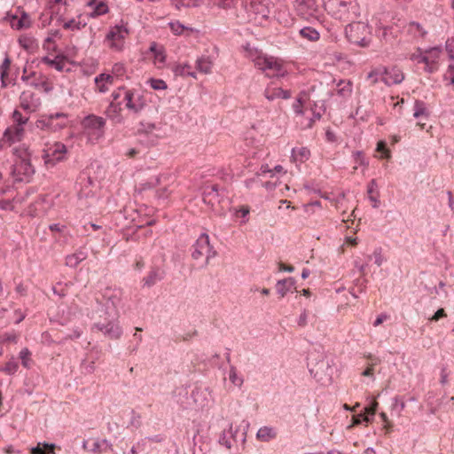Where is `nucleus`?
<instances>
[{
    "instance_id": "nucleus-24",
    "label": "nucleus",
    "mask_w": 454,
    "mask_h": 454,
    "mask_svg": "<svg viewBox=\"0 0 454 454\" xmlns=\"http://www.w3.org/2000/svg\"><path fill=\"white\" fill-rule=\"evenodd\" d=\"M295 280L294 278H286L285 279L278 280L276 284L277 293L284 297L287 293L294 292L295 287Z\"/></svg>"
},
{
    "instance_id": "nucleus-64",
    "label": "nucleus",
    "mask_w": 454,
    "mask_h": 454,
    "mask_svg": "<svg viewBox=\"0 0 454 454\" xmlns=\"http://www.w3.org/2000/svg\"><path fill=\"white\" fill-rule=\"evenodd\" d=\"M220 443L225 445L228 449L231 447V441L230 440L229 436L227 435L226 430L223 432V435L220 438Z\"/></svg>"
},
{
    "instance_id": "nucleus-4",
    "label": "nucleus",
    "mask_w": 454,
    "mask_h": 454,
    "mask_svg": "<svg viewBox=\"0 0 454 454\" xmlns=\"http://www.w3.org/2000/svg\"><path fill=\"white\" fill-rule=\"evenodd\" d=\"M325 9L338 20H351L358 15V5L356 0H328Z\"/></svg>"
},
{
    "instance_id": "nucleus-27",
    "label": "nucleus",
    "mask_w": 454,
    "mask_h": 454,
    "mask_svg": "<svg viewBox=\"0 0 454 454\" xmlns=\"http://www.w3.org/2000/svg\"><path fill=\"white\" fill-rule=\"evenodd\" d=\"M87 256L88 254L85 251L79 249L66 257V265L70 268H75L80 262H83Z\"/></svg>"
},
{
    "instance_id": "nucleus-42",
    "label": "nucleus",
    "mask_w": 454,
    "mask_h": 454,
    "mask_svg": "<svg viewBox=\"0 0 454 454\" xmlns=\"http://www.w3.org/2000/svg\"><path fill=\"white\" fill-rule=\"evenodd\" d=\"M229 379L235 386L240 387L243 384V379L238 376L237 369L233 365L230 368Z\"/></svg>"
},
{
    "instance_id": "nucleus-29",
    "label": "nucleus",
    "mask_w": 454,
    "mask_h": 454,
    "mask_svg": "<svg viewBox=\"0 0 454 454\" xmlns=\"http://www.w3.org/2000/svg\"><path fill=\"white\" fill-rule=\"evenodd\" d=\"M55 443L38 442L36 446L30 449L31 454H55Z\"/></svg>"
},
{
    "instance_id": "nucleus-40",
    "label": "nucleus",
    "mask_w": 454,
    "mask_h": 454,
    "mask_svg": "<svg viewBox=\"0 0 454 454\" xmlns=\"http://www.w3.org/2000/svg\"><path fill=\"white\" fill-rule=\"evenodd\" d=\"M191 68L192 67L188 64H176L172 67V72L175 76L186 77L187 71Z\"/></svg>"
},
{
    "instance_id": "nucleus-44",
    "label": "nucleus",
    "mask_w": 454,
    "mask_h": 454,
    "mask_svg": "<svg viewBox=\"0 0 454 454\" xmlns=\"http://www.w3.org/2000/svg\"><path fill=\"white\" fill-rule=\"evenodd\" d=\"M12 120L14 124L24 126L28 121V117L23 116L20 111L14 110L12 113Z\"/></svg>"
},
{
    "instance_id": "nucleus-47",
    "label": "nucleus",
    "mask_w": 454,
    "mask_h": 454,
    "mask_svg": "<svg viewBox=\"0 0 454 454\" xmlns=\"http://www.w3.org/2000/svg\"><path fill=\"white\" fill-rule=\"evenodd\" d=\"M21 80L22 81H27V84L30 86V87H34V88H44V90L45 91H48L49 90V88H48V84L46 82H35V81H29L30 80V76L28 75H25L23 74L21 76Z\"/></svg>"
},
{
    "instance_id": "nucleus-15",
    "label": "nucleus",
    "mask_w": 454,
    "mask_h": 454,
    "mask_svg": "<svg viewBox=\"0 0 454 454\" xmlns=\"http://www.w3.org/2000/svg\"><path fill=\"white\" fill-rule=\"evenodd\" d=\"M20 106L23 110L33 113L41 106V99L35 92L25 90L20 96Z\"/></svg>"
},
{
    "instance_id": "nucleus-21",
    "label": "nucleus",
    "mask_w": 454,
    "mask_h": 454,
    "mask_svg": "<svg viewBox=\"0 0 454 454\" xmlns=\"http://www.w3.org/2000/svg\"><path fill=\"white\" fill-rule=\"evenodd\" d=\"M404 80V74L397 67H393L389 70L384 68V76H382V82L387 86L393 84H399Z\"/></svg>"
},
{
    "instance_id": "nucleus-13",
    "label": "nucleus",
    "mask_w": 454,
    "mask_h": 454,
    "mask_svg": "<svg viewBox=\"0 0 454 454\" xmlns=\"http://www.w3.org/2000/svg\"><path fill=\"white\" fill-rule=\"evenodd\" d=\"M293 5L299 16L305 20L314 18L318 12L316 0H292Z\"/></svg>"
},
{
    "instance_id": "nucleus-48",
    "label": "nucleus",
    "mask_w": 454,
    "mask_h": 454,
    "mask_svg": "<svg viewBox=\"0 0 454 454\" xmlns=\"http://www.w3.org/2000/svg\"><path fill=\"white\" fill-rule=\"evenodd\" d=\"M18 367V363L14 359H12L5 364L4 367L3 368V372L9 375H12L17 372Z\"/></svg>"
},
{
    "instance_id": "nucleus-34",
    "label": "nucleus",
    "mask_w": 454,
    "mask_h": 454,
    "mask_svg": "<svg viewBox=\"0 0 454 454\" xmlns=\"http://www.w3.org/2000/svg\"><path fill=\"white\" fill-rule=\"evenodd\" d=\"M337 87V94L342 98L349 97L352 93V82L350 81L340 80Z\"/></svg>"
},
{
    "instance_id": "nucleus-23",
    "label": "nucleus",
    "mask_w": 454,
    "mask_h": 454,
    "mask_svg": "<svg viewBox=\"0 0 454 454\" xmlns=\"http://www.w3.org/2000/svg\"><path fill=\"white\" fill-rule=\"evenodd\" d=\"M94 184L93 179L87 176L86 174H82L79 176V185L80 190L78 192V194L81 198H88L93 194L92 190L90 187Z\"/></svg>"
},
{
    "instance_id": "nucleus-8",
    "label": "nucleus",
    "mask_w": 454,
    "mask_h": 454,
    "mask_svg": "<svg viewBox=\"0 0 454 454\" xmlns=\"http://www.w3.org/2000/svg\"><path fill=\"white\" fill-rule=\"evenodd\" d=\"M67 124V115L64 113H56L43 115L35 122V127L41 130L57 132Z\"/></svg>"
},
{
    "instance_id": "nucleus-16",
    "label": "nucleus",
    "mask_w": 454,
    "mask_h": 454,
    "mask_svg": "<svg viewBox=\"0 0 454 454\" xmlns=\"http://www.w3.org/2000/svg\"><path fill=\"white\" fill-rule=\"evenodd\" d=\"M191 397L198 408L207 407L212 400L211 390L209 387L196 386L192 391Z\"/></svg>"
},
{
    "instance_id": "nucleus-60",
    "label": "nucleus",
    "mask_w": 454,
    "mask_h": 454,
    "mask_svg": "<svg viewBox=\"0 0 454 454\" xmlns=\"http://www.w3.org/2000/svg\"><path fill=\"white\" fill-rule=\"evenodd\" d=\"M353 157L356 163H358L360 165H368V162L365 160V158L364 157L363 153L361 151L354 152Z\"/></svg>"
},
{
    "instance_id": "nucleus-2",
    "label": "nucleus",
    "mask_w": 454,
    "mask_h": 454,
    "mask_svg": "<svg viewBox=\"0 0 454 454\" xmlns=\"http://www.w3.org/2000/svg\"><path fill=\"white\" fill-rule=\"evenodd\" d=\"M247 57L254 64L255 67L262 71L266 76L283 77L286 74L282 63L272 56H268L256 49H247Z\"/></svg>"
},
{
    "instance_id": "nucleus-20",
    "label": "nucleus",
    "mask_w": 454,
    "mask_h": 454,
    "mask_svg": "<svg viewBox=\"0 0 454 454\" xmlns=\"http://www.w3.org/2000/svg\"><path fill=\"white\" fill-rule=\"evenodd\" d=\"M263 95L269 101H273L278 98L287 99L291 97V92L270 82L265 88Z\"/></svg>"
},
{
    "instance_id": "nucleus-63",
    "label": "nucleus",
    "mask_w": 454,
    "mask_h": 454,
    "mask_svg": "<svg viewBox=\"0 0 454 454\" xmlns=\"http://www.w3.org/2000/svg\"><path fill=\"white\" fill-rule=\"evenodd\" d=\"M250 208L248 206H242L239 209H236V215L245 218L249 214Z\"/></svg>"
},
{
    "instance_id": "nucleus-14",
    "label": "nucleus",
    "mask_w": 454,
    "mask_h": 454,
    "mask_svg": "<svg viewBox=\"0 0 454 454\" xmlns=\"http://www.w3.org/2000/svg\"><path fill=\"white\" fill-rule=\"evenodd\" d=\"M129 31L123 26H115L106 35V39L111 42V48L121 51L123 46V40L128 35Z\"/></svg>"
},
{
    "instance_id": "nucleus-9",
    "label": "nucleus",
    "mask_w": 454,
    "mask_h": 454,
    "mask_svg": "<svg viewBox=\"0 0 454 454\" xmlns=\"http://www.w3.org/2000/svg\"><path fill=\"white\" fill-rule=\"evenodd\" d=\"M346 36L354 44L366 46L368 27L364 22H351L345 27Z\"/></svg>"
},
{
    "instance_id": "nucleus-3",
    "label": "nucleus",
    "mask_w": 454,
    "mask_h": 454,
    "mask_svg": "<svg viewBox=\"0 0 454 454\" xmlns=\"http://www.w3.org/2000/svg\"><path fill=\"white\" fill-rule=\"evenodd\" d=\"M332 364V359L324 355H317V357L310 355L309 357L308 366L310 374L316 379V380L322 385H326L332 381L333 374Z\"/></svg>"
},
{
    "instance_id": "nucleus-57",
    "label": "nucleus",
    "mask_w": 454,
    "mask_h": 454,
    "mask_svg": "<svg viewBox=\"0 0 454 454\" xmlns=\"http://www.w3.org/2000/svg\"><path fill=\"white\" fill-rule=\"evenodd\" d=\"M169 27H170L171 31L175 35H181L182 32L185 28V27L183 24L179 23V22H171V23H169Z\"/></svg>"
},
{
    "instance_id": "nucleus-58",
    "label": "nucleus",
    "mask_w": 454,
    "mask_h": 454,
    "mask_svg": "<svg viewBox=\"0 0 454 454\" xmlns=\"http://www.w3.org/2000/svg\"><path fill=\"white\" fill-rule=\"evenodd\" d=\"M377 407H378V403L377 402H372L369 406L365 407L364 410H365V412L367 414V416L365 418L366 421L370 420L369 416H373L375 414Z\"/></svg>"
},
{
    "instance_id": "nucleus-45",
    "label": "nucleus",
    "mask_w": 454,
    "mask_h": 454,
    "mask_svg": "<svg viewBox=\"0 0 454 454\" xmlns=\"http://www.w3.org/2000/svg\"><path fill=\"white\" fill-rule=\"evenodd\" d=\"M34 39L30 36H27V35H21L20 38H19V43L20 45L25 49V50H30L33 48L34 46Z\"/></svg>"
},
{
    "instance_id": "nucleus-32",
    "label": "nucleus",
    "mask_w": 454,
    "mask_h": 454,
    "mask_svg": "<svg viewBox=\"0 0 454 454\" xmlns=\"http://www.w3.org/2000/svg\"><path fill=\"white\" fill-rule=\"evenodd\" d=\"M213 62L207 56H202L196 60V68L202 74H210L212 71Z\"/></svg>"
},
{
    "instance_id": "nucleus-10",
    "label": "nucleus",
    "mask_w": 454,
    "mask_h": 454,
    "mask_svg": "<svg viewBox=\"0 0 454 454\" xmlns=\"http://www.w3.org/2000/svg\"><path fill=\"white\" fill-rule=\"evenodd\" d=\"M245 9L258 22L266 20L270 12L268 0H248L245 4Z\"/></svg>"
},
{
    "instance_id": "nucleus-7",
    "label": "nucleus",
    "mask_w": 454,
    "mask_h": 454,
    "mask_svg": "<svg viewBox=\"0 0 454 454\" xmlns=\"http://www.w3.org/2000/svg\"><path fill=\"white\" fill-rule=\"evenodd\" d=\"M217 252L211 246L209 237L206 233L200 234L196 242L192 246V257L194 260H200L205 257L204 265L207 266L209 261L215 257Z\"/></svg>"
},
{
    "instance_id": "nucleus-17",
    "label": "nucleus",
    "mask_w": 454,
    "mask_h": 454,
    "mask_svg": "<svg viewBox=\"0 0 454 454\" xmlns=\"http://www.w3.org/2000/svg\"><path fill=\"white\" fill-rule=\"evenodd\" d=\"M442 50L440 47H432L424 50L425 67L424 70L429 74L435 72L438 68V60Z\"/></svg>"
},
{
    "instance_id": "nucleus-11",
    "label": "nucleus",
    "mask_w": 454,
    "mask_h": 454,
    "mask_svg": "<svg viewBox=\"0 0 454 454\" xmlns=\"http://www.w3.org/2000/svg\"><path fill=\"white\" fill-rule=\"evenodd\" d=\"M121 291L106 288L103 294L105 303L101 305L98 312L103 314L111 313L113 316H118L117 307L121 303Z\"/></svg>"
},
{
    "instance_id": "nucleus-55",
    "label": "nucleus",
    "mask_w": 454,
    "mask_h": 454,
    "mask_svg": "<svg viewBox=\"0 0 454 454\" xmlns=\"http://www.w3.org/2000/svg\"><path fill=\"white\" fill-rule=\"evenodd\" d=\"M175 4L177 9H180L181 6L190 7L199 5L198 0H176Z\"/></svg>"
},
{
    "instance_id": "nucleus-22",
    "label": "nucleus",
    "mask_w": 454,
    "mask_h": 454,
    "mask_svg": "<svg viewBox=\"0 0 454 454\" xmlns=\"http://www.w3.org/2000/svg\"><path fill=\"white\" fill-rule=\"evenodd\" d=\"M24 136V128L21 125H12L7 128L4 133L3 139L7 141L9 145L19 142Z\"/></svg>"
},
{
    "instance_id": "nucleus-41",
    "label": "nucleus",
    "mask_w": 454,
    "mask_h": 454,
    "mask_svg": "<svg viewBox=\"0 0 454 454\" xmlns=\"http://www.w3.org/2000/svg\"><path fill=\"white\" fill-rule=\"evenodd\" d=\"M10 65H11V59L7 56L4 59L2 65L0 66V75H1V80H2L3 87L6 86V83L4 82V78H5V76L8 75V70L10 68Z\"/></svg>"
},
{
    "instance_id": "nucleus-52",
    "label": "nucleus",
    "mask_w": 454,
    "mask_h": 454,
    "mask_svg": "<svg viewBox=\"0 0 454 454\" xmlns=\"http://www.w3.org/2000/svg\"><path fill=\"white\" fill-rule=\"evenodd\" d=\"M171 193V191L168 189V185H164L161 188H159L156 191V196L159 200H167Z\"/></svg>"
},
{
    "instance_id": "nucleus-37",
    "label": "nucleus",
    "mask_w": 454,
    "mask_h": 454,
    "mask_svg": "<svg viewBox=\"0 0 454 454\" xmlns=\"http://www.w3.org/2000/svg\"><path fill=\"white\" fill-rule=\"evenodd\" d=\"M167 179H168V176L166 175L157 176L154 178H153L151 181L142 184L141 190H147V189H151L155 186H158V185H161L166 182Z\"/></svg>"
},
{
    "instance_id": "nucleus-33",
    "label": "nucleus",
    "mask_w": 454,
    "mask_h": 454,
    "mask_svg": "<svg viewBox=\"0 0 454 454\" xmlns=\"http://www.w3.org/2000/svg\"><path fill=\"white\" fill-rule=\"evenodd\" d=\"M408 33L414 38H424L427 34V30L418 22L411 21L408 24Z\"/></svg>"
},
{
    "instance_id": "nucleus-51",
    "label": "nucleus",
    "mask_w": 454,
    "mask_h": 454,
    "mask_svg": "<svg viewBox=\"0 0 454 454\" xmlns=\"http://www.w3.org/2000/svg\"><path fill=\"white\" fill-rule=\"evenodd\" d=\"M43 62L55 67L59 71H62L64 68V64L61 61H58L57 59H51L48 57L43 58Z\"/></svg>"
},
{
    "instance_id": "nucleus-38",
    "label": "nucleus",
    "mask_w": 454,
    "mask_h": 454,
    "mask_svg": "<svg viewBox=\"0 0 454 454\" xmlns=\"http://www.w3.org/2000/svg\"><path fill=\"white\" fill-rule=\"evenodd\" d=\"M309 151L305 148H298V149H293L292 156L295 160L304 161L309 159Z\"/></svg>"
},
{
    "instance_id": "nucleus-35",
    "label": "nucleus",
    "mask_w": 454,
    "mask_h": 454,
    "mask_svg": "<svg viewBox=\"0 0 454 454\" xmlns=\"http://www.w3.org/2000/svg\"><path fill=\"white\" fill-rule=\"evenodd\" d=\"M300 35L310 42H316L319 39V33L311 27H305L300 30Z\"/></svg>"
},
{
    "instance_id": "nucleus-25",
    "label": "nucleus",
    "mask_w": 454,
    "mask_h": 454,
    "mask_svg": "<svg viewBox=\"0 0 454 454\" xmlns=\"http://www.w3.org/2000/svg\"><path fill=\"white\" fill-rule=\"evenodd\" d=\"M31 24L30 17L26 12H21L20 18H18L17 15L12 16L11 21L12 27L17 30L30 27Z\"/></svg>"
},
{
    "instance_id": "nucleus-36",
    "label": "nucleus",
    "mask_w": 454,
    "mask_h": 454,
    "mask_svg": "<svg viewBox=\"0 0 454 454\" xmlns=\"http://www.w3.org/2000/svg\"><path fill=\"white\" fill-rule=\"evenodd\" d=\"M150 51L153 53L155 60L160 63H164L166 60L165 51L162 46H158L156 43H152L149 48Z\"/></svg>"
},
{
    "instance_id": "nucleus-6",
    "label": "nucleus",
    "mask_w": 454,
    "mask_h": 454,
    "mask_svg": "<svg viewBox=\"0 0 454 454\" xmlns=\"http://www.w3.org/2000/svg\"><path fill=\"white\" fill-rule=\"evenodd\" d=\"M99 313V317H104V320L94 323L91 326V331L94 332L97 330L111 340L120 339L122 334V329L117 321L118 316H113L111 313Z\"/></svg>"
},
{
    "instance_id": "nucleus-5",
    "label": "nucleus",
    "mask_w": 454,
    "mask_h": 454,
    "mask_svg": "<svg viewBox=\"0 0 454 454\" xmlns=\"http://www.w3.org/2000/svg\"><path fill=\"white\" fill-rule=\"evenodd\" d=\"M19 149H14V153L18 155V159L12 165L11 175L15 182H27L35 173L28 153L26 150L20 153Z\"/></svg>"
},
{
    "instance_id": "nucleus-53",
    "label": "nucleus",
    "mask_w": 454,
    "mask_h": 454,
    "mask_svg": "<svg viewBox=\"0 0 454 454\" xmlns=\"http://www.w3.org/2000/svg\"><path fill=\"white\" fill-rule=\"evenodd\" d=\"M112 72L114 76L121 77L126 72L125 67L122 63H116L114 65Z\"/></svg>"
},
{
    "instance_id": "nucleus-1",
    "label": "nucleus",
    "mask_w": 454,
    "mask_h": 454,
    "mask_svg": "<svg viewBox=\"0 0 454 454\" xmlns=\"http://www.w3.org/2000/svg\"><path fill=\"white\" fill-rule=\"evenodd\" d=\"M113 100L108 106L106 113L107 116L117 122L121 121L120 112L121 105L124 103L125 107L133 114L140 113L145 106V99L143 95L135 90H128L119 87L112 93Z\"/></svg>"
},
{
    "instance_id": "nucleus-39",
    "label": "nucleus",
    "mask_w": 454,
    "mask_h": 454,
    "mask_svg": "<svg viewBox=\"0 0 454 454\" xmlns=\"http://www.w3.org/2000/svg\"><path fill=\"white\" fill-rule=\"evenodd\" d=\"M409 59L416 64H425L424 50L418 47L414 52L409 54Z\"/></svg>"
},
{
    "instance_id": "nucleus-54",
    "label": "nucleus",
    "mask_w": 454,
    "mask_h": 454,
    "mask_svg": "<svg viewBox=\"0 0 454 454\" xmlns=\"http://www.w3.org/2000/svg\"><path fill=\"white\" fill-rule=\"evenodd\" d=\"M31 355L30 351L25 348L21 349L20 352V358L21 359L22 365L26 368H28V357Z\"/></svg>"
},
{
    "instance_id": "nucleus-12",
    "label": "nucleus",
    "mask_w": 454,
    "mask_h": 454,
    "mask_svg": "<svg viewBox=\"0 0 454 454\" xmlns=\"http://www.w3.org/2000/svg\"><path fill=\"white\" fill-rule=\"evenodd\" d=\"M67 147L62 143H55L43 151V159L47 166H54L65 158Z\"/></svg>"
},
{
    "instance_id": "nucleus-61",
    "label": "nucleus",
    "mask_w": 454,
    "mask_h": 454,
    "mask_svg": "<svg viewBox=\"0 0 454 454\" xmlns=\"http://www.w3.org/2000/svg\"><path fill=\"white\" fill-rule=\"evenodd\" d=\"M445 80L449 81L450 84H454V65L450 64L448 71L444 75Z\"/></svg>"
},
{
    "instance_id": "nucleus-28",
    "label": "nucleus",
    "mask_w": 454,
    "mask_h": 454,
    "mask_svg": "<svg viewBox=\"0 0 454 454\" xmlns=\"http://www.w3.org/2000/svg\"><path fill=\"white\" fill-rule=\"evenodd\" d=\"M88 5L92 8L91 12L90 13V17L91 18H97L100 15L107 13L109 11L107 4L104 2H97L96 0H92L89 2Z\"/></svg>"
},
{
    "instance_id": "nucleus-59",
    "label": "nucleus",
    "mask_w": 454,
    "mask_h": 454,
    "mask_svg": "<svg viewBox=\"0 0 454 454\" xmlns=\"http://www.w3.org/2000/svg\"><path fill=\"white\" fill-rule=\"evenodd\" d=\"M303 101L301 97H299L296 100V102L293 105V109L296 114H303Z\"/></svg>"
},
{
    "instance_id": "nucleus-46",
    "label": "nucleus",
    "mask_w": 454,
    "mask_h": 454,
    "mask_svg": "<svg viewBox=\"0 0 454 454\" xmlns=\"http://www.w3.org/2000/svg\"><path fill=\"white\" fill-rule=\"evenodd\" d=\"M148 83L155 90H166L168 87L165 81L161 79L151 78L149 79Z\"/></svg>"
},
{
    "instance_id": "nucleus-56",
    "label": "nucleus",
    "mask_w": 454,
    "mask_h": 454,
    "mask_svg": "<svg viewBox=\"0 0 454 454\" xmlns=\"http://www.w3.org/2000/svg\"><path fill=\"white\" fill-rule=\"evenodd\" d=\"M114 80V76L107 74H101L95 78L96 84L101 83L103 82L112 83Z\"/></svg>"
},
{
    "instance_id": "nucleus-30",
    "label": "nucleus",
    "mask_w": 454,
    "mask_h": 454,
    "mask_svg": "<svg viewBox=\"0 0 454 454\" xmlns=\"http://www.w3.org/2000/svg\"><path fill=\"white\" fill-rule=\"evenodd\" d=\"M105 120L96 115H89L84 118L82 124L85 128L101 129L105 126Z\"/></svg>"
},
{
    "instance_id": "nucleus-62",
    "label": "nucleus",
    "mask_w": 454,
    "mask_h": 454,
    "mask_svg": "<svg viewBox=\"0 0 454 454\" xmlns=\"http://www.w3.org/2000/svg\"><path fill=\"white\" fill-rule=\"evenodd\" d=\"M236 0H215V4L223 9L231 8Z\"/></svg>"
},
{
    "instance_id": "nucleus-19",
    "label": "nucleus",
    "mask_w": 454,
    "mask_h": 454,
    "mask_svg": "<svg viewBox=\"0 0 454 454\" xmlns=\"http://www.w3.org/2000/svg\"><path fill=\"white\" fill-rule=\"evenodd\" d=\"M203 201L208 205L214 206L220 203L224 196V190H220L217 184L207 185L203 190Z\"/></svg>"
},
{
    "instance_id": "nucleus-31",
    "label": "nucleus",
    "mask_w": 454,
    "mask_h": 454,
    "mask_svg": "<svg viewBox=\"0 0 454 454\" xmlns=\"http://www.w3.org/2000/svg\"><path fill=\"white\" fill-rule=\"evenodd\" d=\"M162 278L163 277L159 269H152L147 274V276L143 278L144 286L152 287L158 281L161 280Z\"/></svg>"
},
{
    "instance_id": "nucleus-50",
    "label": "nucleus",
    "mask_w": 454,
    "mask_h": 454,
    "mask_svg": "<svg viewBox=\"0 0 454 454\" xmlns=\"http://www.w3.org/2000/svg\"><path fill=\"white\" fill-rule=\"evenodd\" d=\"M84 26H85V24L82 25L80 21H76L74 19H72V20L65 22L63 25V27L65 29L80 30Z\"/></svg>"
},
{
    "instance_id": "nucleus-49",
    "label": "nucleus",
    "mask_w": 454,
    "mask_h": 454,
    "mask_svg": "<svg viewBox=\"0 0 454 454\" xmlns=\"http://www.w3.org/2000/svg\"><path fill=\"white\" fill-rule=\"evenodd\" d=\"M425 114H426L425 103L420 100H416L413 116L415 118H419Z\"/></svg>"
},
{
    "instance_id": "nucleus-26",
    "label": "nucleus",
    "mask_w": 454,
    "mask_h": 454,
    "mask_svg": "<svg viewBox=\"0 0 454 454\" xmlns=\"http://www.w3.org/2000/svg\"><path fill=\"white\" fill-rule=\"evenodd\" d=\"M278 435L277 430L272 427H262L256 433L257 440L268 442L273 439H275Z\"/></svg>"
},
{
    "instance_id": "nucleus-43",
    "label": "nucleus",
    "mask_w": 454,
    "mask_h": 454,
    "mask_svg": "<svg viewBox=\"0 0 454 454\" xmlns=\"http://www.w3.org/2000/svg\"><path fill=\"white\" fill-rule=\"evenodd\" d=\"M382 76H384V68H382V69L378 68V69L371 71L368 74L367 78L372 80V82L374 84V83L378 82L379 81L382 82Z\"/></svg>"
},
{
    "instance_id": "nucleus-18",
    "label": "nucleus",
    "mask_w": 454,
    "mask_h": 454,
    "mask_svg": "<svg viewBox=\"0 0 454 454\" xmlns=\"http://www.w3.org/2000/svg\"><path fill=\"white\" fill-rule=\"evenodd\" d=\"M82 447L87 451L94 454H101L108 450H113V445L106 439H90L82 442Z\"/></svg>"
}]
</instances>
